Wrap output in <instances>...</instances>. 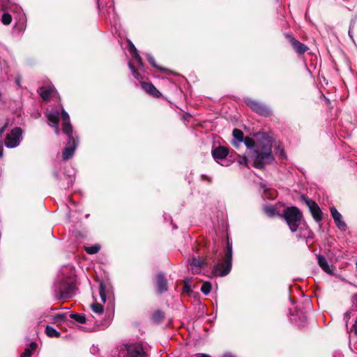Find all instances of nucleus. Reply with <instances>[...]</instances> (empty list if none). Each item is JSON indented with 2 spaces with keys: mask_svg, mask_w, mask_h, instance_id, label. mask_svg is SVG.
<instances>
[{
  "mask_svg": "<svg viewBox=\"0 0 357 357\" xmlns=\"http://www.w3.org/2000/svg\"><path fill=\"white\" fill-rule=\"evenodd\" d=\"M254 167L257 169H262L266 164H271L274 161V157L272 154V145L269 142L259 143L254 150Z\"/></svg>",
  "mask_w": 357,
  "mask_h": 357,
  "instance_id": "f257e3e1",
  "label": "nucleus"
},
{
  "mask_svg": "<svg viewBox=\"0 0 357 357\" xmlns=\"http://www.w3.org/2000/svg\"><path fill=\"white\" fill-rule=\"evenodd\" d=\"M232 266V243L227 237L225 257L221 263L214 265L212 273L215 276L224 277L229 273Z\"/></svg>",
  "mask_w": 357,
  "mask_h": 357,
  "instance_id": "f03ea898",
  "label": "nucleus"
},
{
  "mask_svg": "<svg viewBox=\"0 0 357 357\" xmlns=\"http://www.w3.org/2000/svg\"><path fill=\"white\" fill-rule=\"evenodd\" d=\"M281 216L284 219L290 231L293 233L298 230L303 219V213L296 206L287 207L283 210Z\"/></svg>",
  "mask_w": 357,
  "mask_h": 357,
  "instance_id": "7ed1b4c3",
  "label": "nucleus"
},
{
  "mask_svg": "<svg viewBox=\"0 0 357 357\" xmlns=\"http://www.w3.org/2000/svg\"><path fill=\"white\" fill-rule=\"evenodd\" d=\"M76 287L73 282L63 280L58 284L56 290V300L69 299L74 296Z\"/></svg>",
  "mask_w": 357,
  "mask_h": 357,
  "instance_id": "20e7f679",
  "label": "nucleus"
},
{
  "mask_svg": "<svg viewBox=\"0 0 357 357\" xmlns=\"http://www.w3.org/2000/svg\"><path fill=\"white\" fill-rule=\"evenodd\" d=\"M298 200L308 207L311 215L316 222H319L323 220V213L316 202L305 195H301Z\"/></svg>",
  "mask_w": 357,
  "mask_h": 357,
  "instance_id": "39448f33",
  "label": "nucleus"
},
{
  "mask_svg": "<svg viewBox=\"0 0 357 357\" xmlns=\"http://www.w3.org/2000/svg\"><path fill=\"white\" fill-rule=\"evenodd\" d=\"M245 102L253 112L260 116L268 117L273 114V112L268 106L257 100L246 98Z\"/></svg>",
  "mask_w": 357,
  "mask_h": 357,
  "instance_id": "423d86ee",
  "label": "nucleus"
},
{
  "mask_svg": "<svg viewBox=\"0 0 357 357\" xmlns=\"http://www.w3.org/2000/svg\"><path fill=\"white\" fill-rule=\"evenodd\" d=\"M22 135V129L20 127H15L6 135L5 139V145L8 148H14L20 144V139Z\"/></svg>",
  "mask_w": 357,
  "mask_h": 357,
  "instance_id": "0eeeda50",
  "label": "nucleus"
},
{
  "mask_svg": "<svg viewBox=\"0 0 357 357\" xmlns=\"http://www.w3.org/2000/svg\"><path fill=\"white\" fill-rule=\"evenodd\" d=\"M284 37L287 40V42L291 45L294 52L296 53L298 56L303 55L307 51L309 50V47L306 45L297 40L293 34L286 33Z\"/></svg>",
  "mask_w": 357,
  "mask_h": 357,
  "instance_id": "6e6552de",
  "label": "nucleus"
},
{
  "mask_svg": "<svg viewBox=\"0 0 357 357\" xmlns=\"http://www.w3.org/2000/svg\"><path fill=\"white\" fill-rule=\"evenodd\" d=\"M126 349L128 357H146V354L139 343L126 344Z\"/></svg>",
  "mask_w": 357,
  "mask_h": 357,
  "instance_id": "1a4fd4ad",
  "label": "nucleus"
},
{
  "mask_svg": "<svg viewBox=\"0 0 357 357\" xmlns=\"http://www.w3.org/2000/svg\"><path fill=\"white\" fill-rule=\"evenodd\" d=\"M77 143L78 140L77 138L68 139L66 146L63 149L62 152V158L63 160H68L73 155L77 148Z\"/></svg>",
  "mask_w": 357,
  "mask_h": 357,
  "instance_id": "9d476101",
  "label": "nucleus"
},
{
  "mask_svg": "<svg viewBox=\"0 0 357 357\" xmlns=\"http://www.w3.org/2000/svg\"><path fill=\"white\" fill-rule=\"evenodd\" d=\"M229 153L228 148L224 146L213 147L211 150V155L213 159L220 163V160L226 159Z\"/></svg>",
  "mask_w": 357,
  "mask_h": 357,
  "instance_id": "9b49d317",
  "label": "nucleus"
},
{
  "mask_svg": "<svg viewBox=\"0 0 357 357\" xmlns=\"http://www.w3.org/2000/svg\"><path fill=\"white\" fill-rule=\"evenodd\" d=\"M155 288L160 294H163L168 290L167 280L162 273H159L155 278Z\"/></svg>",
  "mask_w": 357,
  "mask_h": 357,
  "instance_id": "f8f14e48",
  "label": "nucleus"
},
{
  "mask_svg": "<svg viewBox=\"0 0 357 357\" xmlns=\"http://www.w3.org/2000/svg\"><path fill=\"white\" fill-rule=\"evenodd\" d=\"M189 264L190 266V269L193 273H198L199 272L200 268L206 265L207 263L206 261V259L203 257H192L189 261Z\"/></svg>",
  "mask_w": 357,
  "mask_h": 357,
  "instance_id": "ddd939ff",
  "label": "nucleus"
},
{
  "mask_svg": "<svg viewBox=\"0 0 357 357\" xmlns=\"http://www.w3.org/2000/svg\"><path fill=\"white\" fill-rule=\"evenodd\" d=\"M331 215L337 225V227L342 231H346L347 229V224L341 220L342 215L334 207L330 208Z\"/></svg>",
  "mask_w": 357,
  "mask_h": 357,
  "instance_id": "4468645a",
  "label": "nucleus"
},
{
  "mask_svg": "<svg viewBox=\"0 0 357 357\" xmlns=\"http://www.w3.org/2000/svg\"><path fill=\"white\" fill-rule=\"evenodd\" d=\"M317 261L319 266L325 273L331 275H335V268H333V266H329L327 260L324 256L321 255H317Z\"/></svg>",
  "mask_w": 357,
  "mask_h": 357,
  "instance_id": "2eb2a0df",
  "label": "nucleus"
},
{
  "mask_svg": "<svg viewBox=\"0 0 357 357\" xmlns=\"http://www.w3.org/2000/svg\"><path fill=\"white\" fill-rule=\"evenodd\" d=\"M141 86L147 93L155 98H158L161 96L160 91L151 82H141Z\"/></svg>",
  "mask_w": 357,
  "mask_h": 357,
  "instance_id": "dca6fc26",
  "label": "nucleus"
},
{
  "mask_svg": "<svg viewBox=\"0 0 357 357\" xmlns=\"http://www.w3.org/2000/svg\"><path fill=\"white\" fill-rule=\"evenodd\" d=\"M232 135L234 139L231 141V144L236 149H238L240 143L243 142L244 139V134L243 131L238 128H234L232 131Z\"/></svg>",
  "mask_w": 357,
  "mask_h": 357,
  "instance_id": "f3484780",
  "label": "nucleus"
},
{
  "mask_svg": "<svg viewBox=\"0 0 357 357\" xmlns=\"http://www.w3.org/2000/svg\"><path fill=\"white\" fill-rule=\"evenodd\" d=\"M165 319V312L161 310H155L151 314V319L155 324L162 323Z\"/></svg>",
  "mask_w": 357,
  "mask_h": 357,
  "instance_id": "a211bd4d",
  "label": "nucleus"
},
{
  "mask_svg": "<svg viewBox=\"0 0 357 357\" xmlns=\"http://www.w3.org/2000/svg\"><path fill=\"white\" fill-rule=\"evenodd\" d=\"M40 96L43 101L48 102L50 100V95L53 92L54 89L52 88L46 89L43 86L39 89Z\"/></svg>",
  "mask_w": 357,
  "mask_h": 357,
  "instance_id": "6ab92c4d",
  "label": "nucleus"
},
{
  "mask_svg": "<svg viewBox=\"0 0 357 357\" xmlns=\"http://www.w3.org/2000/svg\"><path fill=\"white\" fill-rule=\"evenodd\" d=\"M62 130L68 136V139L75 138L73 136V126L70 122L63 123Z\"/></svg>",
  "mask_w": 357,
  "mask_h": 357,
  "instance_id": "aec40b11",
  "label": "nucleus"
},
{
  "mask_svg": "<svg viewBox=\"0 0 357 357\" xmlns=\"http://www.w3.org/2000/svg\"><path fill=\"white\" fill-rule=\"evenodd\" d=\"M148 61L150 63V64L154 67L155 68L158 69L160 72L170 73V70L166 68L162 67L160 66H158L156 63V61L155 58L152 56H148Z\"/></svg>",
  "mask_w": 357,
  "mask_h": 357,
  "instance_id": "412c9836",
  "label": "nucleus"
},
{
  "mask_svg": "<svg viewBox=\"0 0 357 357\" xmlns=\"http://www.w3.org/2000/svg\"><path fill=\"white\" fill-rule=\"evenodd\" d=\"M47 118L50 122L54 126H59V112L49 113L47 115Z\"/></svg>",
  "mask_w": 357,
  "mask_h": 357,
  "instance_id": "4be33fe9",
  "label": "nucleus"
},
{
  "mask_svg": "<svg viewBox=\"0 0 357 357\" xmlns=\"http://www.w3.org/2000/svg\"><path fill=\"white\" fill-rule=\"evenodd\" d=\"M45 333L50 337H59L61 335V333L59 331L50 326H46Z\"/></svg>",
  "mask_w": 357,
  "mask_h": 357,
  "instance_id": "5701e85b",
  "label": "nucleus"
},
{
  "mask_svg": "<svg viewBox=\"0 0 357 357\" xmlns=\"http://www.w3.org/2000/svg\"><path fill=\"white\" fill-rule=\"evenodd\" d=\"M70 317L80 324H85L86 321L85 316L82 314L71 313Z\"/></svg>",
  "mask_w": 357,
  "mask_h": 357,
  "instance_id": "b1692460",
  "label": "nucleus"
},
{
  "mask_svg": "<svg viewBox=\"0 0 357 357\" xmlns=\"http://www.w3.org/2000/svg\"><path fill=\"white\" fill-rule=\"evenodd\" d=\"M264 213L271 218L279 215L276 208L273 206H268L264 208Z\"/></svg>",
  "mask_w": 357,
  "mask_h": 357,
  "instance_id": "393cba45",
  "label": "nucleus"
},
{
  "mask_svg": "<svg viewBox=\"0 0 357 357\" xmlns=\"http://www.w3.org/2000/svg\"><path fill=\"white\" fill-rule=\"evenodd\" d=\"M99 294L101 298V301L103 303H105L107 301V296H106V287L105 284L103 282H100L99 284Z\"/></svg>",
  "mask_w": 357,
  "mask_h": 357,
  "instance_id": "a878e982",
  "label": "nucleus"
},
{
  "mask_svg": "<svg viewBox=\"0 0 357 357\" xmlns=\"http://www.w3.org/2000/svg\"><path fill=\"white\" fill-rule=\"evenodd\" d=\"M100 249V245L98 244H96L89 247L85 248V251L89 255H94L99 252Z\"/></svg>",
  "mask_w": 357,
  "mask_h": 357,
  "instance_id": "bb28decb",
  "label": "nucleus"
},
{
  "mask_svg": "<svg viewBox=\"0 0 357 357\" xmlns=\"http://www.w3.org/2000/svg\"><path fill=\"white\" fill-rule=\"evenodd\" d=\"M212 289V285L210 282H204L201 287V291L205 294H208Z\"/></svg>",
  "mask_w": 357,
  "mask_h": 357,
  "instance_id": "cd10ccee",
  "label": "nucleus"
},
{
  "mask_svg": "<svg viewBox=\"0 0 357 357\" xmlns=\"http://www.w3.org/2000/svg\"><path fill=\"white\" fill-rule=\"evenodd\" d=\"M1 21L4 25L10 24V23L12 22L11 15L9 14L8 13H3V14L2 15Z\"/></svg>",
  "mask_w": 357,
  "mask_h": 357,
  "instance_id": "c85d7f7f",
  "label": "nucleus"
},
{
  "mask_svg": "<svg viewBox=\"0 0 357 357\" xmlns=\"http://www.w3.org/2000/svg\"><path fill=\"white\" fill-rule=\"evenodd\" d=\"M243 142L248 148H256L255 140L250 137H245Z\"/></svg>",
  "mask_w": 357,
  "mask_h": 357,
  "instance_id": "c756f323",
  "label": "nucleus"
},
{
  "mask_svg": "<svg viewBox=\"0 0 357 357\" xmlns=\"http://www.w3.org/2000/svg\"><path fill=\"white\" fill-rule=\"evenodd\" d=\"M92 310L94 312L98 313L99 314L103 313L104 311V307L100 303H94L92 305Z\"/></svg>",
  "mask_w": 357,
  "mask_h": 357,
  "instance_id": "7c9ffc66",
  "label": "nucleus"
},
{
  "mask_svg": "<svg viewBox=\"0 0 357 357\" xmlns=\"http://www.w3.org/2000/svg\"><path fill=\"white\" fill-rule=\"evenodd\" d=\"M128 45V51L132 54V56H134L136 54V53H138V51L134 44L132 43V41L129 39L127 40Z\"/></svg>",
  "mask_w": 357,
  "mask_h": 357,
  "instance_id": "2f4dec72",
  "label": "nucleus"
},
{
  "mask_svg": "<svg viewBox=\"0 0 357 357\" xmlns=\"http://www.w3.org/2000/svg\"><path fill=\"white\" fill-rule=\"evenodd\" d=\"M128 66L132 71V75L135 77V78L139 79L141 77V75L138 70L136 69V68L133 66L132 63L130 62Z\"/></svg>",
  "mask_w": 357,
  "mask_h": 357,
  "instance_id": "473e14b6",
  "label": "nucleus"
},
{
  "mask_svg": "<svg viewBox=\"0 0 357 357\" xmlns=\"http://www.w3.org/2000/svg\"><path fill=\"white\" fill-rule=\"evenodd\" d=\"M53 319L55 322L66 321V314H57L54 317Z\"/></svg>",
  "mask_w": 357,
  "mask_h": 357,
  "instance_id": "72a5a7b5",
  "label": "nucleus"
},
{
  "mask_svg": "<svg viewBox=\"0 0 357 357\" xmlns=\"http://www.w3.org/2000/svg\"><path fill=\"white\" fill-rule=\"evenodd\" d=\"M61 117L63 120V123L70 122V116L63 109L61 112Z\"/></svg>",
  "mask_w": 357,
  "mask_h": 357,
  "instance_id": "f704fd0d",
  "label": "nucleus"
},
{
  "mask_svg": "<svg viewBox=\"0 0 357 357\" xmlns=\"http://www.w3.org/2000/svg\"><path fill=\"white\" fill-rule=\"evenodd\" d=\"M238 162L240 165H244L245 167L248 166V158L245 155H238Z\"/></svg>",
  "mask_w": 357,
  "mask_h": 357,
  "instance_id": "c9c22d12",
  "label": "nucleus"
},
{
  "mask_svg": "<svg viewBox=\"0 0 357 357\" xmlns=\"http://www.w3.org/2000/svg\"><path fill=\"white\" fill-rule=\"evenodd\" d=\"M183 291L187 293L188 295H190L191 293H192V291L190 289V284L185 282L183 286Z\"/></svg>",
  "mask_w": 357,
  "mask_h": 357,
  "instance_id": "e433bc0d",
  "label": "nucleus"
},
{
  "mask_svg": "<svg viewBox=\"0 0 357 357\" xmlns=\"http://www.w3.org/2000/svg\"><path fill=\"white\" fill-rule=\"evenodd\" d=\"M132 57L137 61V62L139 64V66H140L142 67L144 66V62L142 61V57L139 54V53H136V54L132 56Z\"/></svg>",
  "mask_w": 357,
  "mask_h": 357,
  "instance_id": "4c0bfd02",
  "label": "nucleus"
},
{
  "mask_svg": "<svg viewBox=\"0 0 357 357\" xmlns=\"http://www.w3.org/2000/svg\"><path fill=\"white\" fill-rule=\"evenodd\" d=\"M33 352L29 348L25 349L24 351L21 354L20 357H31Z\"/></svg>",
  "mask_w": 357,
  "mask_h": 357,
  "instance_id": "58836bf2",
  "label": "nucleus"
},
{
  "mask_svg": "<svg viewBox=\"0 0 357 357\" xmlns=\"http://www.w3.org/2000/svg\"><path fill=\"white\" fill-rule=\"evenodd\" d=\"M201 179L202 181H207L208 183H211L212 182V179L211 178H210L209 176H206V175H202L201 176Z\"/></svg>",
  "mask_w": 357,
  "mask_h": 357,
  "instance_id": "ea45409f",
  "label": "nucleus"
},
{
  "mask_svg": "<svg viewBox=\"0 0 357 357\" xmlns=\"http://www.w3.org/2000/svg\"><path fill=\"white\" fill-rule=\"evenodd\" d=\"M29 347H30L29 349L33 352V351H35L36 349L37 344L36 342H32L30 343Z\"/></svg>",
  "mask_w": 357,
  "mask_h": 357,
  "instance_id": "a19ab883",
  "label": "nucleus"
},
{
  "mask_svg": "<svg viewBox=\"0 0 357 357\" xmlns=\"http://www.w3.org/2000/svg\"><path fill=\"white\" fill-rule=\"evenodd\" d=\"M195 357H211V356L206 354L198 353V354H195Z\"/></svg>",
  "mask_w": 357,
  "mask_h": 357,
  "instance_id": "79ce46f5",
  "label": "nucleus"
},
{
  "mask_svg": "<svg viewBox=\"0 0 357 357\" xmlns=\"http://www.w3.org/2000/svg\"><path fill=\"white\" fill-rule=\"evenodd\" d=\"M353 331L356 335H357V320H356L355 323L352 326Z\"/></svg>",
  "mask_w": 357,
  "mask_h": 357,
  "instance_id": "37998d69",
  "label": "nucleus"
},
{
  "mask_svg": "<svg viewBox=\"0 0 357 357\" xmlns=\"http://www.w3.org/2000/svg\"><path fill=\"white\" fill-rule=\"evenodd\" d=\"M8 127V123H6L3 126H2L0 129V135H2Z\"/></svg>",
  "mask_w": 357,
  "mask_h": 357,
  "instance_id": "c03bdc74",
  "label": "nucleus"
},
{
  "mask_svg": "<svg viewBox=\"0 0 357 357\" xmlns=\"http://www.w3.org/2000/svg\"><path fill=\"white\" fill-rule=\"evenodd\" d=\"M351 318V312H347L345 314H344V319L347 320V322L348 321V320Z\"/></svg>",
  "mask_w": 357,
  "mask_h": 357,
  "instance_id": "a18cd8bd",
  "label": "nucleus"
},
{
  "mask_svg": "<svg viewBox=\"0 0 357 357\" xmlns=\"http://www.w3.org/2000/svg\"><path fill=\"white\" fill-rule=\"evenodd\" d=\"M3 148L2 144L0 143V158L3 157Z\"/></svg>",
  "mask_w": 357,
  "mask_h": 357,
  "instance_id": "49530a36",
  "label": "nucleus"
},
{
  "mask_svg": "<svg viewBox=\"0 0 357 357\" xmlns=\"http://www.w3.org/2000/svg\"><path fill=\"white\" fill-rule=\"evenodd\" d=\"M353 301L357 303V293L354 294L352 297Z\"/></svg>",
  "mask_w": 357,
  "mask_h": 357,
  "instance_id": "de8ad7c7",
  "label": "nucleus"
},
{
  "mask_svg": "<svg viewBox=\"0 0 357 357\" xmlns=\"http://www.w3.org/2000/svg\"><path fill=\"white\" fill-rule=\"evenodd\" d=\"M222 357H234V356L230 354H226L223 355Z\"/></svg>",
  "mask_w": 357,
  "mask_h": 357,
  "instance_id": "09e8293b",
  "label": "nucleus"
},
{
  "mask_svg": "<svg viewBox=\"0 0 357 357\" xmlns=\"http://www.w3.org/2000/svg\"><path fill=\"white\" fill-rule=\"evenodd\" d=\"M55 127H56V129H55L56 133V134H59V126H55Z\"/></svg>",
  "mask_w": 357,
  "mask_h": 357,
  "instance_id": "8fccbe9b",
  "label": "nucleus"
},
{
  "mask_svg": "<svg viewBox=\"0 0 357 357\" xmlns=\"http://www.w3.org/2000/svg\"><path fill=\"white\" fill-rule=\"evenodd\" d=\"M213 251L214 254H216V253H217V252H218V248L215 246V247L213 248Z\"/></svg>",
  "mask_w": 357,
  "mask_h": 357,
  "instance_id": "3c124183",
  "label": "nucleus"
},
{
  "mask_svg": "<svg viewBox=\"0 0 357 357\" xmlns=\"http://www.w3.org/2000/svg\"><path fill=\"white\" fill-rule=\"evenodd\" d=\"M54 176L57 178L58 177V173L55 171L54 172Z\"/></svg>",
  "mask_w": 357,
  "mask_h": 357,
  "instance_id": "603ef678",
  "label": "nucleus"
},
{
  "mask_svg": "<svg viewBox=\"0 0 357 357\" xmlns=\"http://www.w3.org/2000/svg\"><path fill=\"white\" fill-rule=\"evenodd\" d=\"M356 268H357V261H356Z\"/></svg>",
  "mask_w": 357,
  "mask_h": 357,
  "instance_id": "864d4df0",
  "label": "nucleus"
}]
</instances>
